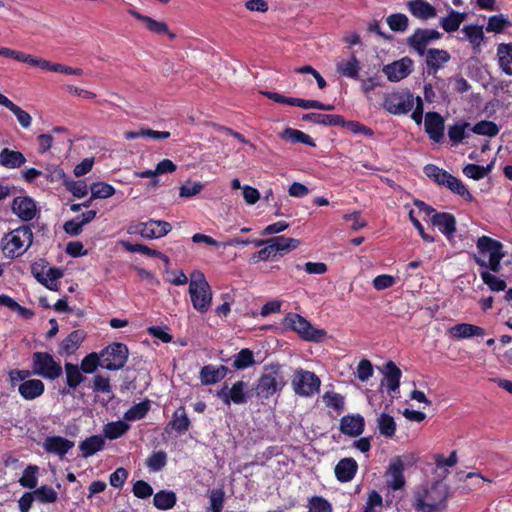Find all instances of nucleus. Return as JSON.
<instances>
[{
	"label": "nucleus",
	"instance_id": "f257e3e1",
	"mask_svg": "<svg viewBox=\"0 0 512 512\" xmlns=\"http://www.w3.org/2000/svg\"><path fill=\"white\" fill-rule=\"evenodd\" d=\"M449 487L442 481L415 493V508L421 512H441L446 509Z\"/></svg>",
	"mask_w": 512,
	"mask_h": 512
},
{
	"label": "nucleus",
	"instance_id": "f03ea898",
	"mask_svg": "<svg viewBox=\"0 0 512 512\" xmlns=\"http://www.w3.org/2000/svg\"><path fill=\"white\" fill-rule=\"evenodd\" d=\"M476 245L480 254L488 255V261L476 254L473 255L474 261L480 267L498 273L501 270L500 262L505 257L502 243L491 237L481 236L478 238Z\"/></svg>",
	"mask_w": 512,
	"mask_h": 512
},
{
	"label": "nucleus",
	"instance_id": "7ed1b4c3",
	"mask_svg": "<svg viewBox=\"0 0 512 512\" xmlns=\"http://www.w3.org/2000/svg\"><path fill=\"white\" fill-rule=\"evenodd\" d=\"M188 292L195 310L200 313H205L209 310L212 304L213 293L205 275L201 271L195 270L190 274Z\"/></svg>",
	"mask_w": 512,
	"mask_h": 512
},
{
	"label": "nucleus",
	"instance_id": "20e7f679",
	"mask_svg": "<svg viewBox=\"0 0 512 512\" xmlns=\"http://www.w3.org/2000/svg\"><path fill=\"white\" fill-rule=\"evenodd\" d=\"M33 243V232L29 226H20L4 235L1 240L2 251L8 258L23 255Z\"/></svg>",
	"mask_w": 512,
	"mask_h": 512
},
{
	"label": "nucleus",
	"instance_id": "39448f33",
	"mask_svg": "<svg viewBox=\"0 0 512 512\" xmlns=\"http://www.w3.org/2000/svg\"><path fill=\"white\" fill-rule=\"evenodd\" d=\"M285 385L286 380L281 374L280 365L272 364L265 367L264 373L259 378L255 390L257 396L268 399L277 391L282 390Z\"/></svg>",
	"mask_w": 512,
	"mask_h": 512
},
{
	"label": "nucleus",
	"instance_id": "423d86ee",
	"mask_svg": "<svg viewBox=\"0 0 512 512\" xmlns=\"http://www.w3.org/2000/svg\"><path fill=\"white\" fill-rule=\"evenodd\" d=\"M32 373L44 379L55 380L62 375V367L47 352H34L32 355Z\"/></svg>",
	"mask_w": 512,
	"mask_h": 512
},
{
	"label": "nucleus",
	"instance_id": "0eeeda50",
	"mask_svg": "<svg viewBox=\"0 0 512 512\" xmlns=\"http://www.w3.org/2000/svg\"><path fill=\"white\" fill-rule=\"evenodd\" d=\"M285 324L306 341L320 342L326 336L325 330L314 328L308 320L296 313H289L285 317Z\"/></svg>",
	"mask_w": 512,
	"mask_h": 512
},
{
	"label": "nucleus",
	"instance_id": "6e6552de",
	"mask_svg": "<svg viewBox=\"0 0 512 512\" xmlns=\"http://www.w3.org/2000/svg\"><path fill=\"white\" fill-rule=\"evenodd\" d=\"M129 351L123 343H113L105 348L101 353V368L116 371L122 369L128 359Z\"/></svg>",
	"mask_w": 512,
	"mask_h": 512
},
{
	"label": "nucleus",
	"instance_id": "1a4fd4ad",
	"mask_svg": "<svg viewBox=\"0 0 512 512\" xmlns=\"http://www.w3.org/2000/svg\"><path fill=\"white\" fill-rule=\"evenodd\" d=\"M171 231L170 223L163 220L150 219L147 222L131 224L127 228L128 234H139L145 239H155L166 236Z\"/></svg>",
	"mask_w": 512,
	"mask_h": 512
},
{
	"label": "nucleus",
	"instance_id": "9d476101",
	"mask_svg": "<svg viewBox=\"0 0 512 512\" xmlns=\"http://www.w3.org/2000/svg\"><path fill=\"white\" fill-rule=\"evenodd\" d=\"M320 385L321 381L315 373L303 369L295 371L292 387L297 395L302 397L312 396L318 393Z\"/></svg>",
	"mask_w": 512,
	"mask_h": 512
},
{
	"label": "nucleus",
	"instance_id": "9b49d317",
	"mask_svg": "<svg viewBox=\"0 0 512 512\" xmlns=\"http://www.w3.org/2000/svg\"><path fill=\"white\" fill-rule=\"evenodd\" d=\"M415 105V98L408 92H393L386 95L383 107L391 114L400 115L410 112Z\"/></svg>",
	"mask_w": 512,
	"mask_h": 512
},
{
	"label": "nucleus",
	"instance_id": "f8f14e48",
	"mask_svg": "<svg viewBox=\"0 0 512 512\" xmlns=\"http://www.w3.org/2000/svg\"><path fill=\"white\" fill-rule=\"evenodd\" d=\"M441 34L435 29L418 28L407 39L410 48L414 49L419 55H424L426 47L433 41L438 40Z\"/></svg>",
	"mask_w": 512,
	"mask_h": 512
},
{
	"label": "nucleus",
	"instance_id": "ddd939ff",
	"mask_svg": "<svg viewBox=\"0 0 512 512\" xmlns=\"http://www.w3.org/2000/svg\"><path fill=\"white\" fill-rule=\"evenodd\" d=\"M412 67V59L403 57L400 60L385 65L383 72L391 82H398L406 78L412 72Z\"/></svg>",
	"mask_w": 512,
	"mask_h": 512
},
{
	"label": "nucleus",
	"instance_id": "4468645a",
	"mask_svg": "<svg viewBox=\"0 0 512 512\" xmlns=\"http://www.w3.org/2000/svg\"><path fill=\"white\" fill-rule=\"evenodd\" d=\"M246 384L243 381H237L231 388L224 386L217 392V396L226 404L230 405L231 402L235 404H242L246 402V394L244 389Z\"/></svg>",
	"mask_w": 512,
	"mask_h": 512
},
{
	"label": "nucleus",
	"instance_id": "2eb2a0df",
	"mask_svg": "<svg viewBox=\"0 0 512 512\" xmlns=\"http://www.w3.org/2000/svg\"><path fill=\"white\" fill-rule=\"evenodd\" d=\"M425 132L434 142H439L444 135V119L437 112H428L425 116Z\"/></svg>",
	"mask_w": 512,
	"mask_h": 512
},
{
	"label": "nucleus",
	"instance_id": "dca6fc26",
	"mask_svg": "<svg viewBox=\"0 0 512 512\" xmlns=\"http://www.w3.org/2000/svg\"><path fill=\"white\" fill-rule=\"evenodd\" d=\"M12 211L23 221L32 220L37 212L36 204L30 197H16L12 203Z\"/></svg>",
	"mask_w": 512,
	"mask_h": 512
},
{
	"label": "nucleus",
	"instance_id": "f3484780",
	"mask_svg": "<svg viewBox=\"0 0 512 512\" xmlns=\"http://www.w3.org/2000/svg\"><path fill=\"white\" fill-rule=\"evenodd\" d=\"M450 58V54L446 50L436 48L429 49L426 52L428 74L435 76L438 70L443 68Z\"/></svg>",
	"mask_w": 512,
	"mask_h": 512
},
{
	"label": "nucleus",
	"instance_id": "a211bd4d",
	"mask_svg": "<svg viewBox=\"0 0 512 512\" xmlns=\"http://www.w3.org/2000/svg\"><path fill=\"white\" fill-rule=\"evenodd\" d=\"M364 418L359 415H345L340 420V431L348 436L357 437L364 430Z\"/></svg>",
	"mask_w": 512,
	"mask_h": 512
},
{
	"label": "nucleus",
	"instance_id": "6ab92c4d",
	"mask_svg": "<svg viewBox=\"0 0 512 512\" xmlns=\"http://www.w3.org/2000/svg\"><path fill=\"white\" fill-rule=\"evenodd\" d=\"M265 243H271L273 245L276 255L278 253L283 254V253L290 252V251L296 249L300 244L299 240H297L295 238H287L284 236H278V237H273V238L266 239V240L255 241L254 245L256 247H261V246H264Z\"/></svg>",
	"mask_w": 512,
	"mask_h": 512
},
{
	"label": "nucleus",
	"instance_id": "aec40b11",
	"mask_svg": "<svg viewBox=\"0 0 512 512\" xmlns=\"http://www.w3.org/2000/svg\"><path fill=\"white\" fill-rule=\"evenodd\" d=\"M431 223L436 226L448 239H451L456 231L455 217L446 212L434 213Z\"/></svg>",
	"mask_w": 512,
	"mask_h": 512
},
{
	"label": "nucleus",
	"instance_id": "412c9836",
	"mask_svg": "<svg viewBox=\"0 0 512 512\" xmlns=\"http://www.w3.org/2000/svg\"><path fill=\"white\" fill-rule=\"evenodd\" d=\"M74 447V442L61 436L47 437L43 443V448L48 452L59 457H64L67 452Z\"/></svg>",
	"mask_w": 512,
	"mask_h": 512
},
{
	"label": "nucleus",
	"instance_id": "4be33fe9",
	"mask_svg": "<svg viewBox=\"0 0 512 512\" xmlns=\"http://www.w3.org/2000/svg\"><path fill=\"white\" fill-rule=\"evenodd\" d=\"M404 464L400 458H395L387 471V484L393 490H399L405 485L403 476Z\"/></svg>",
	"mask_w": 512,
	"mask_h": 512
},
{
	"label": "nucleus",
	"instance_id": "5701e85b",
	"mask_svg": "<svg viewBox=\"0 0 512 512\" xmlns=\"http://www.w3.org/2000/svg\"><path fill=\"white\" fill-rule=\"evenodd\" d=\"M382 373L384 375V379L382 380L381 385H386L387 390L390 392L396 391L400 386V379L402 376L401 370L393 361H388L384 365Z\"/></svg>",
	"mask_w": 512,
	"mask_h": 512
},
{
	"label": "nucleus",
	"instance_id": "b1692460",
	"mask_svg": "<svg viewBox=\"0 0 512 512\" xmlns=\"http://www.w3.org/2000/svg\"><path fill=\"white\" fill-rule=\"evenodd\" d=\"M358 470V464L353 458H343L335 466L334 472L338 481H351Z\"/></svg>",
	"mask_w": 512,
	"mask_h": 512
},
{
	"label": "nucleus",
	"instance_id": "393cba45",
	"mask_svg": "<svg viewBox=\"0 0 512 512\" xmlns=\"http://www.w3.org/2000/svg\"><path fill=\"white\" fill-rule=\"evenodd\" d=\"M129 14L139 21L145 23L147 29L156 34H167L170 39H174L176 35L169 31L168 25L165 22L156 21L149 16L140 14L136 10H129Z\"/></svg>",
	"mask_w": 512,
	"mask_h": 512
},
{
	"label": "nucleus",
	"instance_id": "a878e982",
	"mask_svg": "<svg viewBox=\"0 0 512 512\" xmlns=\"http://www.w3.org/2000/svg\"><path fill=\"white\" fill-rule=\"evenodd\" d=\"M407 7L409 12L420 20H428L437 15L436 9L425 0H411Z\"/></svg>",
	"mask_w": 512,
	"mask_h": 512
},
{
	"label": "nucleus",
	"instance_id": "bb28decb",
	"mask_svg": "<svg viewBox=\"0 0 512 512\" xmlns=\"http://www.w3.org/2000/svg\"><path fill=\"white\" fill-rule=\"evenodd\" d=\"M448 332L451 337L456 339L485 335V330L482 327L468 323L456 324L452 326Z\"/></svg>",
	"mask_w": 512,
	"mask_h": 512
},
{
	"label": "nucleus",
	"instance_id": "cd10ccee",
	"mask_svg": "<svg viewBox=\"0 0 512 512\" xmlns=\"http://www.w3.org/2000/svg\"><path fill=\"white\" fill-rule=\"evenodd\" d=\"M44 389V383L39 379L25 380L18 387L20 395L26 400H33L41 396Z\"/></svg>",
	"mask_w": 512,
	"mask_h": 512
},
{
	"label": "nucleus",
	"instance_id": "c85d7f7f",
	"mask_svg": "<svg viewBox=\"0 0 512 512\" xmlns=\"http://www.w3.org/2000/svg\"><path fill=\"white\" fill-rule=\"evenodd\" d=\"M26 163V158L20 151L10 150L9 148H3L0 151V165L15 169L23 166Z\"/></svg>",
	"mask_w": 512,
	"mask_h": 512
},
{
	"label": "nucleus",
	"instance_id": "c756f323",
	"mask_svg": "<svg viewBox=\"0 0 512 512\" xmlns=\"http://www.w3.org/2000/svg\"><path fill=\"white\" fill-rule=\"evenodd\" d=\"M226 366L214 367L211 365L204 366L200 372L201 382L205 385L215 384L221 381L227 374Z\"/></svg>",
	"mask_w": 512,
	"mask_h": 512
},
{
	"label": "nucleus",
	"instance_id": "7c9ffc66",
	"mask_svg": "<svg viewBox=\"0 0 512 512\" xmlns=\"http://www.w3.org/2000/svg\"><path fill=\"white\" fill-rule=\"evenodd\" d=\"M303 121H309L315 124H322L325 126H338L345 125V121L340 115H328L320 113H307L302 116Z\"/></svg>",
	"mask_w": 512,
	"mask_h": 512
},
{
	"label": "nucleus",
	"instance_id": "2f4dec72",
	"mask_svg": "<svg viewBox=\"0 0 512 512\" xmlns=\"http://www.w3.org/2000/svg\"><path fill=\"white\" fill-rule=\"evenodd\" d=\"M498 63L502 71L512 75V43H501L497 47Z\"/></svg>",
	"mask_w": 512,
	"mask_h": 512
},
{
	"label": "nucleus",
	"instance_id": "473e14b6",
	"mask_svg": "<svg viewBox=\"0 0 512 512\" xmlns=\"http://www.w3.org/2000/svg\"><path fill=\"white\" fill-rule=\"evenodd\" d=\"M105 444L104 439L99 435H93L86 438L79 445V448L82 452V456L84 458L90 457L96 452L103 449Z\"/></svg>",
	"mask_w": 512,
	"mask_h": 512
},
{
	"label": "nucleus",
	"instance_id": "72a5a7b5",
	"mask_svg": "<svg viewBox=\"0 0 512 512\" xmlns=\"http://www.w3.org/2000/svg\"><path fill=\"white\" fill-rule=\"evenodd\" d=\"M336 68L341 75L356 79L359 76L360 62L355 55H351L349 60L338 62Z\"/></svg>",
	"mask_w": 512,
	"mask_h": 512
},
{
	"label": "nucleus",
	"instance_id": "f704fd0d",
	"mask_svg": "<svg viewBox=\"0 0 512 512\" xmlns=\"http://www.w3.org/2000/svg\"><path fill=\"white\" fill-rule=\"evenodd\" d=\"M177 502L176 494L173 491L161 490L154 495L153 504L159 510L172 509Z\"/></svg>",
	"mask_w": 512,
	"mask_h": 512
},
{
	"label": "nucleus",
	"instance_id": "c9c22d12",
	"mask_svg": "<svg viewBox=\"0 0 512 512\" xmlns=\"http://www.w3.org/2000/svg\"><path fill=\"white\" fill-rule=\"evenodd\" d=\"M84 340V333L80 330L72 331L60 344V349L65 354L74 353Z\"/></svg>",
	"mask_w": 512,
	"mask_h": 512
},
{
	"label": "nucleus",
	"instance_id": "e433bc0d",
	"mask_svg": "<svg viewBox=\"0 0 512 512\" xmlns=\"http://www.w3.org/2000/svg\"><path fill=\"white\" fill-rule=\"evenodd\" d=\"M467 14L451 10L448 16L444 17L440 21L441 27L446 32L457 31L461 23L466 19Z\"/></svg>",
	"mask_w": 512,
	"mask_h": 512
},
{
	"label": "nucleus",
	"instance_id": "4c0bfd02",
	"mask_svg": "<svg viewBox=\"0 0 512 512\" xmlns=\"http://www.w3.org/2000/svg\"><path fill=\"white\" fill-rule=\"evenodd\" d=\"M123 246L126 251L131 253H142L149 257H157L163 260L165 263H169V258L163 254L162 252L152 249L143 244H131L129 242H124Z\"/></svg>",
	"mask_w": 512,
	"mask_h": 512
},
{
	"label": "nucleus",
	"instance_id": "58836bf2",
	"mask_svg": "<svg viewBox=\"0 0 512 512\" xmlns=\"http://www.w3.org/2000/svg\"><path fill=\"white\" fill-rule=\"evenodd\" d=\"M462 32L474 49L480 47L484 40L483 26L466 25L463 27Z\"/></svg>",
	"mask_w": 512,
	"mask_h": 512
},
{
	"label": "nucleus",
	"instance_id": "ea45409f",
	"mask_svg": "<svg viewBox=\"0 0 512 512\" xmlns=\"http://www.w3.org/2000/svg\"><path fill=\"white\" fill-rule=\"evenodd\" d=\"M169 426L179 433L186 432L190 426V420L185 412L184 407H180L169 422Z\"/></svg>",
	"mask_w": 512,
	"mask_h": 512
},
{
	"label": "nucleus",
	"instance_id": "a19ab883",
	"mask_svg": "<svg viewBox=\"0 0 512 512\" xmlns=\"http://www.w3.org/2000/svg\"><path fill=\"white\" fill-rule=\"evenodd\" d=\"M66 382L70 388H76L85 380L79 367L72 363H65Z\"/></svg>",
	"mask_w": 512,
	"mask_h": 512
},
{
	"label": "nucleus",
	"instance_id": "79ce46f5",
	"mask_svg": "<svg viewBox=\"0 0 512 512\" xmlns=\"http://www.w3.org/2000/svg\"><path fill=\"white\" fill-rule=\"evenodd\" d=\"M150 410L149 400H144L140 403L133 405L124 414V419L128 421H135L145 417Z\"/></svg>",
	"mask_w": 512,
	"mask_h": 512
},
{
	"label": "nucleus",
	"instance_id": "37998d69",
	"mask_svg": "<svg viewBox=\"0 0 512 512\" xmlns=\"http://www.w3.org/2000/svg\"><path fill=\"white\" fill-rule=\"evenodd\" d=\"M281 137L283 139L290 140L292 143H303L309 146H315V143L311 137L300 130L286 128L282 132Z\"/></svg>",
	"mask_w": 512,
	"mask_h": 512
},
{
	"label": "nucleus",
	"instance_id": "c03bdc74",
	"mask_svg": "<svg viewBox=\"0 0 512 512\" xmlns=\"http://www.w3.org/2000/svg\"><path fill=\"white\" fill-rule=\"evenodd\" d=\"M377 426L382 435L385 437H393L396 431V423L392 416L382 413L377 418Z\"/></svg>",
	"mask_w": 512,
	"mask_h": 512
},
{
	"label": "nucleus",
	"instance_id": "a18cd8bd",
	"mask_svg": "<svg viewBox=\"0 0 512 512\" xmlns=\"http://www.w3.org/2000/svg\"><path fill=\"white\" fill-rule=\"evenodd\" d=\"M92 199H106L115 194V189L105 182H95L90 186Z\"/></svg>",
	"mask_w": 512,
	"mask_h": 512
},
{
	"label": "nucleus",
	"instance_id": "49530a36",
	"mask_svg": "<svg viewBox=\"0 0 512 512\" xmlns=\"http://www.w3.org/2000/svg\"><path fill=\"white\" fill-rule=\"evenodd\" d=\"M389 28L394 32H404L409 25V19L405 14L395 13L386 18Z\"/></svg>",
	"mask_w": 512,
	"mask_h": 512
},
{
	"label": "nucleus",
	"instance_id": "de8ad7c7",
	"mask_svg": "<svg viewBox=\"0 0 512 512\" xmlns=\"http://www.w3.org/2000/svg\"><path fill=\"white\" fill-rule=\"evenodd\" d=\"M129 429V425L123 421L108 423L104 428V435L108 439H117L125 434Z\"/></svg>",
	"mask_w": 512,
	"mask_h": 512
},
{
	"label": "nucleus",
	"instance_id": "09e8293b",
	"mask_svg": "<svg viewBox=\"0 0 512 512\" xmlns=\"http://www.w3.org/2000/svg\"><path fill=\"white\" fill-rule=\"evenodd\" d=\"M470 130L479 135H486L489 137L496 136L499 133V128L496 123L492 121L483 120L475 124Z\"/></svg>",
	"mask_w": 512,
	"mask_h": 512
},
{
	"label": "nucleus",
	"instance_id": "8fccbe9b",
	"mask_svg": "<svg viewBox=\"0 0 512 512\" xmlns=\"http://www.w3.org/2000/svg\"><path fill=\"white\" fill-rule=\"evenodd\" d=\"M6 108L9 109L15 115L17 121L19 122L22 128L28 129L31 126L32 117L28 112L23 110L18 105L14 104L12 101L8 103Z\"/></svg>",
	"mask_w": 512,
	"mask_h": 512
},
{
	"label": "nucleus",
	"instance_id": "3c124183",
	"mask_svg": "<svg viewBox=\"0 0 512 512\" xmlns=\"http://www.w3.org/2000/svg\"><path fill=\"white\" fill-rule=\"evenodd\" d=\"M481 278L491 291H495V292L504 291L507 287V284L504 280L491 274L487 270H484L481 272Z\"/></svg>",
	"mask_w": 512,
	"mask_h": 512
},
{
	"label": "nucleus",
	"instance_id": "603ef678",
	"mask_svg": "<svg viewBox=\"0 0 512 512\" xmlns=\"http://www.w3.org/2000/svg\"><path fill=\"white\" fill-rule=\"evenodd\" d=\"M255 363L254 354L250 349H242L236 356L233 366L236 369H245Z\"/></svg>",
	"mask_w": 512,
	"mask_h": 512
},
{
	"label": "nucleus",
	"instance_id": "864d4df0",
	"mask_svg": "<svg viewBox=\"0 0 512 512\" xmlns=\"http://www.w3.org/2000/svg\"><path fill=\"white\" fill-rule=\"evenodd\" d=\"M509 25V20L503 14L493 15L488 19L486 31L501 33Z\"/></svg>",
	"mask_w": 512,
	"mask_h": 512
},
{
	"label": "nucleus",
	"instance_id": "5fc2aeb1",
	"mask_svg": "<svg viewBox=\"0 0 512 512\" xmlns=\"http://www.w3.org/2000/svg\"><path fill=\"white\" fill-rule=\"evenodd\" d=\"M92 388H93L94 392L107 394L108 400H111L114 398V394L112 392L109 377H103L101 375H96L93 379Z\"/></svg>",
	"mask_w": 512,
	"mask_h": 512
},
{
	"label": "nucleus",
	"instance_id": "6e6d98bb",
	"mask_svg": "<svg viewBox=\"0 0 512 512\" xmlns=\"http://www.w3.org/2000/svg\"><path fill=\"white\" fill-rule=\"evenodd\" d=\"M323 402L327 407L335 409L337 412H342L344 409V397L336 392L327 391L322 396Z\"/></svg>",
	"mask_w": 512,
	"mask_h": 512
},
{
	"label": "nucleus",
	"instance_id": "4d7b16f0",
	"mask_svg": "<svg viewBox=\"0 0 512 512\" xmlns=\"http://www.w3.org/2000/svg\"><path fill=\"white\" fill-rule=\"evenodd\" d=\"M491 170V166H480L477 164H468L463 168V173L465 176L472 178L474 180H479L484 178Z\"/></svg>",
	"mask_w": 512,
	"mask_h": 512
},
{
	"label": "nucleus",
	"instance_id": "13d9d810",
	"mask_svg": "<svg viewBox=\"0 0 512 512\" xmlns=\"http://www.w3.org/2000/svg\"><path fill=\"white\" fill-rule=\"evenodd\" d=\"M467 128H470V124L468 122H460L450 126L448 129V136L450 140L454 143L461 142L466 136H468L466 133Z\"/></svg>",
	"mask_w": 512,
	"mask_h": 512
},
{
	"label": "nucleus",
	"instance_id": "bf43d9fd",
	"mask_svg": "<svg viewBox=\"0 0 512 512\" xmlns=\"http://www.w3.org/2000/svg\"><path fill=\"white\" fill-rule=\"evenodd\" d=\"M32 493L41 503H54L58 498L57 492L48 486H41Z\"/></svg>",
	"mask_w": 512,
	"mask_h": 512
},
{
	"label": "nucleus",
	"instance_id": "052dcab7",
	"mask_svg": "<svg viewBox=\"0 0 512 512\" xmlns=\"http://www.w3.org/2000/svg\"><path fill=\"white\" fill-rule=\"evenodd\" d=\"M37 472L38 467L34 465L28 466L24 472L22 477L19 480L21 486L33 489L37 486Z\"/></svg>",
	"mask_w": 512,
	"mask_h": 512
},
{
	"label": "nucleus",
	"instance_id": "680f3d73",
	"mask_svg": "<svg viewBox=\"0 0 512 512\" xmlns=\"http://www.w3.org/2000/svg\"><path fill=\"white\" fill-rule=\"evenodd\" d=\"M446 187L453 193L458 194L459 196L463 197L465 200L469 202L473 200V196L465 187V185L461 182V180L454 176H452V179H450Z\"/></svg>",
	"mask_w": 512,
	"mask_h": 512
},
{
	"label": "nucleus",
	"instance_id": "e2e57ef3",
	"mask_svg": "<svg viewBox=\"0 0 512 512\" xmlns=\"http://www.w3.org/2000/svg\"><path fill=\"white\" fill-rule=\"evenodd\" d=\"M62 277H63L62 270L55 268V267H48V269L45 273V278H47V280H44L43 285L46 288H48L49 290L57 291L58 290L57 280Z\"/></svg>",
	"mask_w": 512,
	"mask_h": 512
},
{
	"label": "nucleus",
	"instance_id": "0e129e2a",
	"mask_svg": "<svg viewBox=\"0 0 512 512\" xmlns=\"http://www.w3.org/2000/svg\"><path fill=\"white\" fill-rule=\"evenodd\" d=\"M167 463V454L164 451L154 452L146 461L147 467L152 471H160Z\"/></svg>",
	"mask_w": 512,
	"mask_h": 512
},
{
	"label": "nucleus",
	"instance_id": "69168bd1",
	"mask_svg": "<svg viewBox=\"0 0 512 512\" xmlns=\"http://www.w3.org/2000/svg\"><path fill=\"white\" fill-rule=\"evenodd\" d=\"M225 493L222 489H213L210 492V512H222Z\"/></svg>",
	"mask_w": 512,
	"mask_h": 512
},
{
	"label": "nucleus",
	"instance_id": "338daca9",
	"mask_svg": "<svg viewBox=\"0 0 512 512\" xmlns=\"http://www.w3.org/2000/svg\"><path fill=\"white\" fill-rule=\"evenodd\" d=\"M382 506V496L377 491H372L368 495L363 512H381Z\"/></svg>",
	"mask_w": 512,
	"mask_h": 512
},
{
	"label": "nucleus",
	"instance_id": "774afa93",
	"mask_svg": "<svg viewBox=\"0 0 512 512\" xmlns=\"http://www.w3.org/2000/svg\"><path fill=\"white\" fill-rule=\"evenodd\" d=\"M309 512H332V506L323 497L314 496L309 500Z\"/></svg>",
	"mask_w": 512,
	"mask_h": 512
}]
</instances>
